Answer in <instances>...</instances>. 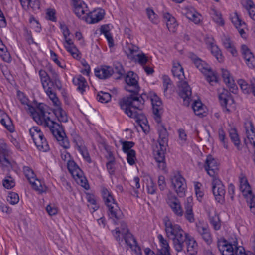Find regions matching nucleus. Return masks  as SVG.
Returning <instances> with one entry per match:
<instances>
[{
	"mask_svg": "<svg viewBox=\"0 0 255 255\" xmlns=\"http://www.w3.org/2000/svg\"><path fill=\"white\" fill-rule=\"evenodd\" d=\"M166 202L171 208L172 212L178 216H182L183 211L180 202L177 197L173 193L169 192L167 194Z\"/></svg>",
	"mask_w": 255,
	"mask_h": 255,
	"instance_id": "10",
	"label": "nucleus"
},
{
	"mask_svg": "<svg viewBox=\"0 0 255 255\" xmlns=\"http://www.w3.org/2000/svg\"><path fill=\"white\" fill-rule=\"evenodd\" d=\"M211 52L219 62L224 60V57L219 48L217 45L211 46Z\"/></svg>",
	"mask_w": 255,
	"mask_h": 255,
	"instance_id": "40",
	"label": "nucleus"
},
{
	"mask_svg": "<svg viewBox=\"0 0 255 255\" xmlns=\"http://www.w3.org/2000/svg\"><path fill=\"white\" fill-rule=\"evenodd\" d=\"M53 113L57 118L60 122H67L68 121V117L64 110L61 107V105L55 107L53 109Z\"/></svg>",
	"mask_w": 255,
	"mask_h": 255,
	"instance_id": "27",
	"label": "nucleus"
},
{
	"mask_svg": "<svg viewBox=\"0 0 255 255\" xmlns=\"http://www.w3.org/2000/svg\"><path fill=\"white\" fill-rule=\"evenodd\" d=\"M30 134L35 144L44 137L43 133L38 127H33L29 129Z\"/></svg>",
	"mask_w": 255,
	"mask_h": 255,
	"instance_id": "29",
	"label": "nucleus"
},
{
	"mask_svg": "<svg viewBox=\"0 0 255 255\" xmlns=\"http://www.w3.org/2000/svg\"><path fill=\"white\" fill-rule=\"evenodd\" d=\"M236 241L233 244L228 242L225 240H219L217 243L219 251L222 255H235V250L234 248Z\"/></svg>",
	"mask_w": 255,
	"mask_h": 255,
	"instance_id": "12",
	"label": "nucleus"
},
{
	"mask_svg": "<svg viewBox=\"0 0 255 255\" xmlns=\"http://www.w3.org/2000/svg\"><path fill=\"white\" fill-rule=\"evenodd\" d=\"M73 82L76 86L77 90L82 94L89 89V85L87 81H73Z\"/></svg>",
	"mask_w": 255,
	"mask_h": 255,
	"instance_id": "35",
	"label": "nucleus"
},
{
	"mask_svg": "<svg viewBox=\"0 0 255 255\" xmlns=\"http://www.w3.org/2000/svg\"><path fill=\"white\" fill-rule=\"evenodd\" d=\"M7 200L12 205L16 204L19 202V196L16 193L10 192L7 196Z\"/></svg>",
	"mask_w": 255,
	"mask_h": 255,
	"instance_id": "47",
	"label": "nucleus"
},
{
	"mask_svg": "<svg viewBox=\"0 0 255 255\" xmlns=\"http://www.w3.org/2000/svg\"><path fill=\"white\" fill-rule=\"evenodd\" d=\"M158 239L159 241V242L161 244V248H167L168 249H170V247L167 241L164 238L163 236L161 234L158 235Z\"/></svg>",
	"mask_w": 255,
	"mask_h": 255,
	"instance_id": "60",
	"label": "nucleus"
},
{
	"mask_svg": "<svg viewBox=\"0 0 255 255\" xmlns=\"http://www.w3.org/2000/svg\"><path fill=\"white\" fill-rule=\"evenodd\" d=\"M218 134L219 140L223 143L224 147L227 149L228 148L227 139L226 138L225 133L223 129L220 128L219 129Z\"/></svg>",
	"mask_w": 255,
	"mask_h": 255,
	"instance_id": "56",
	"label": "nucleus"
},
{
	"mask_svg": "<svg viewBox=\"0 0 255 255\" xmlns=\"http://www.w3.org/2000/svg\"><path fill=\"white\" fill-rule=\"evenodd\" d=\"M218 164L215 158L212 156L208 155L205 161L204 168L208 174L213 178L217 174L218 171Z\"/></svg>",
	"mask_w": 255,
	"mask_h": 255,
	"instance_id": "11",
	"label": "nucleus"
},
{
	"mask_svg": "<svg viewBox=\"0 0 255 255\" xmlns=\"http://www.w3.org/2000/svg\"><path fill=\"white\" fill-rule=\"evenodd\" d=\"M66 49L74 58H80L79 51L75 45L66 47Z\"/></svg>",
	"mask_w": 255,
	"mask_h": 255,
	"instance_id": "58",
	"label": "nucleus"
},
{
	"mask_svg": "<svg viewBox=\"0 0 255 255\" xmlns=\"http://www.w3.org/2000/svg\"><path fill=\"white\" fill-rule=\"evenodd\" d=\"M21 4L23 7H25L28 9L30 8L34 12H36L40 9L39 0H21Z\"/></svg>",
	"mask_w": 255,
	"mask_h": 255,
	"instance_id": "23",
	"label": "nucleus"
},
{
	"mask_svg": "<svg viewBox=\"0 0 255 255\" xmlns=\"http://www.w3.org/2000/svg\"><path fill=\"white\" fill-rule=\"evenodd\" d=\"M0 122L10 132L14 129L13 125L11 119L3 111L0 109Z\"/></svg>",
	"mask_w": 255,
	"mask_h": 255,
	"instance_id": "21",
	"label": "nucleus"
},
{
	"mask_svg": "<svg viewBox=\"0 0 255 255\" xmlns=\"http://www.w3.org/2000/svg\"><path fill=\"white\" fill-rule=\"evenodd\" d=\"M171 184L178 195L182 197L185 196L186 189L185 179L179 174H175L171 178Z\"/></svg>",
	"mask_w": 255,
	"mask_h": 255,
	"instance_id": "8",
	"label": "nucleus"
},
{
	"mask_svg": "<svg viewBox=\"0 0 255 255\" xmlns=\"http://www.w3.org/2000/svg\"><path fill=\"white\" fill-rule=\"evenodd\" d=\"M147 98H149L151 101L154 119L157 123H159L161 122V115L163 111L162 101L157 94L152 91L149 92Z\"/></svg>",
	"mask_w": 255,
	"mask_h": 255,
	"instance_id": "7",
	"label": "nucleus"
},
{
	"mask_svg": "<svg viewBox=\"0 0 255 255\" xmlns=\"http://www.w3.org/2000/svg\"><path fill=\"white\" fill-rule=\"evenodd\" d=\"M94 73L95 76L99 79H108L113 75L114 70L109 66L102 65L95 68Z\"/></svg>",
	"mask_w": 255,
	"mask_h": 255,
	"instance_id": "15",
	"label": "nucleus"
},
{
	"mask_svg": "<svg viewBox=\"0 0 255 255\" xmlns=\"http://www.w3.org/2000/svg\"><path fill=\"white\" fill-rule=\"evenodd\" d=\"M246 198V201L248 205H249L251 212L255 214V197L252 193H248L244 195Z\"/></svg>",
	"mask_w": 255,
	"mask_h": 255,
	"instance_id": "36",
	"label": "nucleus"
},
{
	"mask_svg": "<svg viewBox=\"0 0 255 255\" xmlns=\"http://www.w3.org/2000/svg\"><path fill=\"white\" fill-rule=\"evenodd\" d=\"M103 200L108 208V216L115 224H120V228L116 229V240L121 246L128 245V226L122 219L123 214L115 202L113 195L106 188L102 190Z\"/></svg>",
	"mask_w": 255,
	"mask_h": 255,
	"instance_id": "3",
	"label": "nucleus"
},
{
	"mask_svg": "<svg viewBox=\"0 0 255 255\" xmlns=\"http://www.w3.org/2000/svg\"><path fill=\"white\" fill-rule=\"evenodd\" d=\"M240 188L244 195L252 192V190L249 183L240 186Z\"/></svg>",
	"mask_w": 255,
	"mask_h": 255,
	"instance_id": "64",
	"label": "nucleus"
},
{
	"mask_svg": "<svg viewBox=\"0 0 255 255\" xmlns=\"http://www.w3.org/2000/svg\"><path fill=\"white\" fill-rule=\"evenodd\" d=\"M135 143L132 141H128V164L133 165L137 161L136 152L132 149Z\"/></svg>",
	"mask_w": 255,
	"mask_h": 255,
	"instance_id": "30",
	"label": "nucleus"
},
{
	"mask_svg": "<svg viewBox=\"0 0 255 255\" xmlns=\"http://www.w3.org/2000/svg\"><path fill=\"white\" fill-rule=\"evenodd\" d=\"M221 77L224 80H233V77L230 72L226 69L221 68Z\"/></svg>",
	"mask_w": 255,
	"mask_h": 255,
	"instance_id": "62",
	"label": "nucleus"
},
{
	"mask_svg": "<svg viewBox=\"0 0 255 255\" xmlns=\"http://www.w3.org/2000/svg\"><path fill=\"white\" fill-rule=\"evenodd\" d=\"M28 112L38 125L49 128L61 146L65 149L69 147V141L65 136L62 126L51 120L52 114L48 111L46 105L41 103L36 108L32 106H28Z\"/></svg>",
	"mask_w": 255,
	"mask_h": 255,
	"instance_id": "2",
	"label": "nucleus"
},
{
	"mask_svg": "<svg viewBox=\"0 0 255 255\" xmlns=\"http://www.w3.org/2000/svg\"><path fill=\"white\" fill-rule=\"evenodd\" d=\"M23 172L25 177L29 182L35 177L34 172L28 167H24L23 168Z\"/></svg>",
	"mask_w": 255,
	"mask_h": 255,
	"instance_id": "53",
	"label": "nucleus"
},
{
	"mask_svg": "<svg viewBox=\"0 0 255 255\" xmlns=\"http://www.w3.org/2000/svg\"><path fill=\"white\" fill-rule=\"evenodd\" d=\"M77 182L78 183L80 184L81 186L85 188L88 189L89 187V184L87 183V181L85 177L83 176V174L80 176H76L75 178H74Z\"/></svg>",
	"mask_w": 255,
	"mask_h": 255,
	"instance_id": "51",
	"label": "nucleus"
},
{
	"mask_svg": "<svg viewBox=\"0 0 255 255\" xmlns=\"http://www.w3.org/2000/svg\"><path fill=\"white\" fill-rule=\"evenodd\" d=\"M48 95L49 98L52 101L54 106L55 107L61 105V103L59 100V99L56 96V95L54 91H50L49 92H46Z\"/></svg>",
	"mask_w": 255,
	"mask_h": 255,
	"instance_id": "54",
	"label": "nucleus"
},
{
	"mask_svg": "<svg viewBox=\"0 0 255 255\" xmlns=\"http://www.w3.org/2000/svg\"><path fill=\"white\" fill-rule=\"evenodd\" d=\"M192 108L194 113L199 116H203L204 110L203 107V104L201 101H195L192 105Z\"/></svg>",
	"mask_w": 255,
	"mask_h": 255,
	"instance_id": "37",
	"label": "nucleus"
},
{
	"mask_svg": "<svg viewBox=\"0 0 255 255\" xmlns=\"http://www.w3.org/2000/svg\"><path fill=\"white\" fill-rule=\"evenodd\" d=\"M17 96L18 99L21 102V104L26 105L25 109L28 111V106H31L28 104L29 100L25 97L24 94L23 92L19 90L17 91Z\"/></svg>",
	"mask_w": 255,
	"mask_h": 255,
	"instance_id": "50",
	"label": "nucleus"
},
{
	"mask_svg": "<svg viewBox=\"0 0 255 255\" xmlns=\"http://www.w3.org/2000/svg\"><path fill=\"white\" fill-rule=\"evenodd\" d=\"M137 57L135 58L134 56L131 57V59L135 62L137 61L141 65H145L148 62V58L146 57L145 54H137L136 55Z\"/></svg>",
	"mask_w": 255,
	"mask_h": 255,
	"instance_id": "44",
	"label": "nucleus"
},
{
	"mask_svg": "<svg viewBox=\"0 0 255 255\" xmlns=\"http://www.w3.org/2000/svg\"><path fill=\"white\" fill-rule=\"evenodd\" d=\"M231 20L237 28H238V27L242 26L243 24H245V23L240 19L237 12L234 13V16L232 17Z\"/></svg>",
	"mask_w": 255,
	"mask_h": 255,
	"instance_id": "55",
	"label": "nucleus"
},
{
	"mask_svg": "<svg viewBox=\"0 0 255 255\" xmlns=\"http://www.w3.org/2000/svg\"><path fill=\"white\" fill-rule=\"evenodd\" d=\"M54 81H42L43 87L46 92L55 91Z\"/></svg>",
	"mask_w": 255,
	"mask_h": 255,
	"instance_id": "46",
	"label": "nucleus"
},
{
	"mask_svg": "<svg viewBox=\"0 0 255 255\" xmlns=\"http://www.w3.org/2000/svg\"><path fill=\"white\" fill-rule=\"evenodd\" d=\"M241 51L248 66L250 68L255 67V64L253 63L255 60L254 56L248 46L246 45H242L241 46Z\"/></svg>",
	"mask_w": 255,
	"mask_h": 255,
	"instance_id": "19",
	"label": "nucleus"
},
{
	"mask_svg": "<svg viewBox=\"0 0 255 255\" xmlns=\"http://www.w3.org/2000/svg\"><path fill=\"white\" fill-rule=\"evenodd\" d=\"M163 222L166 236L169 239L172 241L175 250L177 252L182 251L188 233L180 225L172 222L167 217L163 219Z\"/></svg>",
	"mask_w": 255,
	"mask_h": 255,
	"instance_id": "4",
	"label": "nucleus"
},
{
	"mask_svg": "<svg viewBox=\"0 0 255 255\" xmlns=\"http://www.w3.org/2000/svg\"><path fill=\"white\" fill-rule=\"evenodd\" d=\"M140 87L138 81H128V117L135 127L139 126L143 131L147 133L149 132V126L145 116L141 110L149 93L139 94Z\"/></svg>",
	"mask_w": 255,
	"mask_h": 255,
	"instance_id": "1",
	"label": "nucleus"
},
{
	"mask_svg": "<svg viewBox=\"0 0 255 255\" xmlns=\"http://www.w3.org/2000/svg\"><path fill=\"white\" fill-rule=\"evenodd\" d=\"M128 247L132 253L134 255H142L140 247L138 244L136 238L128 231Z\"/></svg>",
	"mask_w": 255,
	"mask_h": 255,
	"instance_id": "18",
	"label": "nucleus"
},
{
	"mask_svg": "<svg viewBox=\"0 0 255 255\" xmlns=\"http://www.w3.org/2000/svg\"><path fill=\"white\" fill-rule=\"evenodd\" d=\"M74 12L79 18L85 19L88 11L87 5L81 0H73Z\"/></svg>",
	"mask_w": 255,
	"mask_h": 255,
	"instance_id": "14",
	"label": "nucleus"
},
{
	"mask_svg": "<svg viewBox=\"0 0 255 255\" xmlns=\"http://www.w3.org/2000/svg\"><path fill=\"white\" fill-rule=\"evenodd\" d=\"M213 19L215 22L221 26L224 24V22L223 18H222L221 13H218L217 11H214Z\"/></svg>",
	"mask_w": 255,
	"mask_h": 255,
	"instance_id": "61",
	"label": "nucleus"
},
{
	"mask_svg": "<svg viewBox=\"0 0 255 255\" xmlns=\"http://www.w3.org/2000/svg\"><path fill=\"white\" fill-rule=\"evenodd\" d=\"M230 137L234 145L238 147L240 144V141L236 131L234 129L231 130L229 133Z\"/></svg>",
	"mask_w": 255,
	"mask_h": 255,
	"instance_id": "48",
	"label": "nucleus"
},
{
	"mask_svg": "<svg viewBox=\"0 0 255 255\" xmlns=\"http://www.w3.org/2000/svg\"><path fill=\"white\" fill-rule=\"evenodd\" d=\"M209 219L210 224L212 225L214 229L218 230L220 229L221 224L219 216L215 213L213 215L209 214Z\"/></svg>",
	"mask_w": 255,
	"mask_h": 255,
	"instance_id": "34",
	"label": "nucleus"
},
{
	"mask_svg": "<svg viewBox=\"0 0 255 255\" xmlns=\"http://www.w3.org/2000/svg\"><path fill=\"white\" fill-rule=\"evenodd\" d=\"M184 245L186 244L187 251L190 255H195L197 253V244L196 241L188 234L186 239L185 240Z\"/></svg>",
	"mask_w": 255,
	"mask_h": 255,
	"instance_id": "20",
	"label": "nucleus"
},
{
	"mask_svg": "<svg viewBox=\"0 0 255 255\" xmlns=\"http://www.w3.org/2000/svg\"><path fill=\"white\" fill-rule=\"evenodd\" d=\"M119 104L121 109L128 114V96L124 97L119 100Z\"/></svg>",
	"mask_w": 255,
	"mask_h": 255,
	"instance_id": "52",
	"label": "nucleus"
},
{
	"mask_svg": "<svg viewBox=\"0 0 255 255\" xmlns=\"http://www.w3.org/2000/svg\"><path fill=\"white\" fill-rule=\"evenodd\" d=\"M146 184L147 193L152 195L156 193L157 187L151 177H149V179H147V182Z\"/></svg>",
	"mask_w": 255,
	"mask_h": 255,
	"instance_id": "43",
	"label": "nucleus"
},
{
	"mask_svg": "<svg viewBox=\"0 0 255 255\" xmlns=\"http://www.w3.org/2000/svg\"><path fill=\"white\" fill-rule=\"evenodd\" d=\"M157 131L159 135L158 142L160 146V149L155 151L154 158L157 162L158 168L161 170H165L166 164L165 162V153L168 141V133L166 128L161 123H158Z\"/></svg>",
	"mask_w": 255,
	"mask_h": 255,
	"instance_id": "5",
	"label": "nucleus"
},
{
	"mask_svg": "<svg viewBox=\"0 0 255 255\" xmlns=\"http://www.w3.org/2000/svg\"><path fill=\"white\" fill-rule=\"evenodd\" d=\"M225 82V84L227 87H229V90L232 93H235L237 90L238 87L237 85L236 84L235 81H224Z\"/></svg>",
	"mask_w": 255,
	"mask_h": 255,
	"instance_id": "59",
	"label": "nucleus"
},
{
	"mask_svg": "<svg viewBox=\"0 0 255 255\" xmlns=\"http://www.w3.org/2000/svg\"><path fill=\"white\" fill-rule=\"evenodd\" d=\"M110 30V28L109 25H102L100 28L101 33L104 35L108 42L109 47H112L114 46V40Z\"/></svg>",
	"mask_w": 255,
	"mask_h": 255,
	"instance_id": "28",
	"label": "nucleus"
},
{
	"mask_svg": "<svg viewBox=\"0 0 255 255\" xmlns=\"http://www.w3.org/2000/svg\"><path fill=\"white\" fill-rule=\"evenodd\" d=\"M212 192L216 200L220 202L224 200L225 195V186L218 178L214 177L212 181Z\"/></svg>",
	"mask_w": 255,
	"mask_h": 255,
	"instance_id": "9",
	"label": "nucleus"
},
{
	"mask_svg": "<svg viewBox=\"0 0 255 255\" xmlns=\"http://www.w3.org/2000/svg\"><path fill=\"white\" fill-rule=\"evenodd\" d=\"M32 188L36 191H38L40 193L43 192L45 190V186H43L40 180L36 179L35 177L31 180L30 182Z\"/></svg>",
	"mask_w": 255,
	"mask_h": 255,
	"instance_id": "38",
	"label": "nucleus"
},
{
	"mask_svg": "<svg viewBox=\"0 0 255 255\" xmlns=\"http://www.w3.org/2000/svg\"><path fill=\"white\" fill-rule=\"evenodd\" d=\"M222 41L224 47L228 50L233 56H236L237 55V51L234 48L230 38L228 36L224 35L222 38Z\"/></svg>",
	"mask_w": 255,
	"mask_h": 255,
	"instance_id": "26",
	"label": "nucleus"
},
{
	"mask_svg": "<svg viewBox=\"0 0 255 255\" xmlns=\"http://www.w3.org/2000/svg\"><path fill=\"white\" fill-rule=\"evenodd\" d=\"M231 96L230 92L225 89H223L222 92L219 94L221 105L223 107H225L224 111L228 113L231 111L229 107L234 102V100Z\"/></svg>",
	"mask_w": 255,
	"mask_h": 255,
	"instance_id": "13",
	"label": "nucleus"
},
{
	"mask_svg": "<svg viewBox=\"0 0 255 255\" xmlns=\"http://www.w3.org/2000/svg\"><path fill=\"white\" fill-rule=\"evenodd\" d=\"M67 168L73 178L83 174L82 171L73 160L68 161Z\"/></svg>",
	"mask_w": 255,
	"mask_h": 255,
	"instance_id": "24",
	"label": "nucleus"
},
{
	"mask_svg": "<svg viewBox=\"0 0 255 255\" xmlns=\"http://www.w3.org/2000/svg\"><path fill=\"white\" fill-rule=\"evenodd\" d=\"M158 185L161 191H163L166 187L165 177L163 176H159L158 179Z\"/></svg>",
	"mask_w": 255,
	"mask_h": 255,
	"instance_id": "63",
	"label": "nucleus"
},
{
	"mask_svg": "<svg viewBox=\"0 0 255 255\" xmlns=\"http://www.w3.org/2000/svg\"><path fill=\"white\" fill-rule=\"evenodd\" d=\"M241 89L245 94L251 93L254 83L252 81H238Z\"/></svg>",
	"mask_w": 255,
	"mask_h": 255,
	"instance_id": "32",
	"label": "nucleus"
},
{
	"mask_svg": "<svg viewBox=\"0 0 255 255\" xmlns=\"http://www.w3.org/2000/svg\"><path fill=\"white\" fill-rule=\"evenodd\" d=\"M189 57L193 61L195 67L198 69L208 79L218 80L217 73L214 71L211 66L205 61L198 57L193 53L189 54Z\"/></svg>",
	"mask_w": 255,
	"mask_h": 255,
	"instance_id": "6",
	"label": "nucleus"
},
{
	"mask_svg": "<svg viewBox=\"0 0 255 255\" xmlns=\"http://www.w3.org/2000/svg\"><path fill=\"white\" fill-rule=\"evenodd\" d=\"M179 95L184 100L188 101L192 95L191 88L186 81H178Z\"/></svg>",
	"mask_w": 255,
	"mask_h": 255,
	"instance_id": "16",
	"label": "nucleus"
},
{
	"mask_svg": "<svg viewBox=\"0 0 255 255\" xmlns=\"http://www.w3.org/2000/svg\"><path fill=\"white\" fill-rule=\"evenodd\" d=\"M8 154L7 146L4 141L0 139V164L2 166L7 167L11 166L10 161L6 158Z\"/></svg>",
	"mask_w": 255,
	"mask_h": 255,
	"instance_id": "17",
	"label": "nucleus"
},
{
	"mask_svg": "<svg viewBox=\"0 0 255 255\" xmlns=\"http://www.w3.org/2000/svg\"><path fill=\"white\" fill-rule=\"evenodd\" d=\"M81 154L82 155L84 159L88 163L91 162V159L90 157L87 148L84 146V147H79V150H78Z\"/></svg>",
	"mask_w": 255,
	"mask_h": 255,
	"instance_id": "57",
	"label": "nucleus"
},
{
	"mask_svg": "<svg viewBox=\"0 0 255 255\" xmlns=\"http://www.w3.org/2000/svg\"><path fill=\"white\" fill-rule=\"evenodd\" d=\"M3 186L7 189H11L15 186L14 180L11 176L6 177L2 181Z\"/></svg>",
	"mask_w": 255,
	"mask_h": 255,
	"instance_id": "49",
	"label": "nucleus"
},
{
	"mask_svg": "<svg viewBox=\"0 0 255 255\" xmlns=\"http://www.w3.org/2000/svg\"><path fill=\"white\" fill-rule=\"evenodd\" d=\"M172 73L175 78H177L179 80H184L185 78L183 68L179 63H178L177 65H174L173 66Z\"/></svg>",
	"mask_w": 255,
	"mask_h": 255,
	"instance_id": "31",
	"label": "nucleus"
},
{
	"mask_svg": "<svg viewBox=\"0 0 255 255\" xmlns=\"http://www.w3.org/2000/svg\"><path fill=\"white\" fill-rule=\"evenodd\" d=\"M86 15L85 21L89 24L97 23L101 20L104 17L103 14L100 12H90Z\"/></svg>",
	"mask_w": 255,
	"mask_h": 255,
	"instance_id": "25",
	"label": "nucleus"
},
{
	"mask_svg": "<svg viewBox=\"0 0 255 255\" xmlns=\"http://www.w3.org/2000/svg\"><path fill=\"white\" fill-rule=\"evenodd\" d=\"M35 144L40 151H47L49 149L47 141L44 137L42 138L39 141H37Z\"/></svg>",
	"mask_w": 255,
	"mask_h": 255,
	"instance_id": "39",
	"label": "nucleus"
},
{
	"mask_svg": "<svg viewBox=\"0 0 255 255\" xmlns=\"http://www.w3.org/2000/svg\"><path fill=\"white\" fill-rule=\"evenodd\" d=\"M146 14L148 19L154 24H157L158 22V16L155 14L153 9L148 8L146 10Z\"/></svg>",
	"mask_w": 255,
	"mask_h": 255,
	"instance_id": "45",
	"label": "nucleus"
},
{
	"mask_svg": "<svg viewBox=\"0 0 255 255\" xmlns=\"http://www.w3.org/2000/svg\"><path fill=\"white\" fill-rule=\"evenodd\" d=\"M202 186V185L200 182H194V189L196 196L197 197V200L200 202L202 201V198L204 195V192L201 190Z\"/></svg>",
	"mask_w": 255,
	"mask_h": 255,
	"instance_id": "42",
	"label": "nucleus"
},
{
	"mask_svg": "<svg viewBox=\"0 0 255 255\" xmlns=\"http://www.w3.org/2000/svg\"><path fill=\"white\" fill-rule=\"evenodd\" d=\"M247 137L251 144L255 143V129L252 123H249V126L246 127Z\"/></svg>",
	"mask_w": 255,
	"mask_h": 255,
	"instance_id": "33",
	"label": "nucleus"
},
{
	"mask_svg": "<svg viewBox=\"0 0 255 255\" xmlns=\"http://www.w3.org/2000/svg\"><path fill=\"white\" fill-rule=\"evenodd\" d=\"M163 18L166 21L168 30L173 33L175 32L178 25L175 18L169 13H164Z\"/></svg>",
	"mask_w": 255,
	"mask_h": 255,
	"instance_id": "22",
	"label": "nucleus"
},
{
	"mask_svg": "<svg viewBox=\"0 0 255 255\" xmlns=\"http://www.w3.org/2000/svg\"><path fill=\"white\" fill-rule=\"evenodd\" d=\"M111 96L109 93L102 91L99 92L97 96V100L103 103L108 102L111 100Z\"/></svg>",
	"mask_w": 255,
	"mask_h": 255,
	"instance_id": "41",
	"label": "nucleus"
}]
</instances>
